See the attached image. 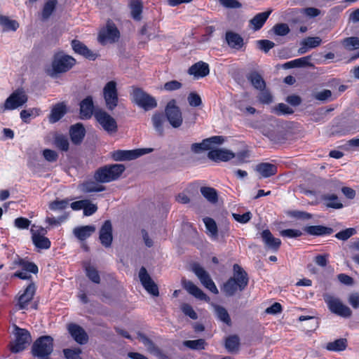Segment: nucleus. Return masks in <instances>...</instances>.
<instances>
[{
	"instance_id": "nucleus-50",
	"label": "nucleus",
	"mask_w": 359,
	"mask_h": 359,
	"mask_svg": "<svg viewBox=\"0 0 359 359\" xmlns=\"http://www.w3.org/2000/svg\"><path fill=\"white\" fill-rule=\"evenodd\" d=\"M218 318L227 325L231 324V318L227 311L222 306L213 305Z\"/></svg>"
},
{
	"instance_id": "nucleus-48",
	"label": "nucleus",
	"mask_w": 359,
	"mask_h": 359,
	"mask_svg": "<svg viewBox=\"0 0 359 359\" xmlns=\"http://www.w3.org/2000/svg\"><path fill=\"white\" fill-rule=\"evenodd\" d=\"M271 142L276 144L282 143L284 142L285 138L284 137L282 133L280 131L273 129L264 133Z\"/></svg>"
},
{
	"instance_id": "nucleus-18",
	"label": "nucleus",
	"mask_w": 359,
	"mask_h": 359,
	"mask_svg": "<svg viewBox=\"0 0 359 359\" xmlns=\"http://www.w3.org/2000/svg\"><path fill=\"white\" fill-rule=\"evenodd\" d=\"M67 330L72 337L79 344H86L88 341V336L84 329L75 323L67 325Z\"/></svg>"
},
{
	"instance_id": "nucleus-52",
	"label": "nucleus",
	"mask_w": 359,
	"mask_h": 359,
	"mask_svg": "<svg viewBox=\"0 0 359 359\" xmlns=\"http://www.w3.org/2000/svg\"><path fill=\"white\" fill-rule=\"evenodd\" d=\"M273 112L278 116L290 115L294 113V110L284 103H279L274 107Z\"/></svg>"
},
{
	"instance_id": "nucleus-55",
	"label": "nucleus",
	"mask_w": 359,
	"mask_h": 359,
	"mask_svg": "<svg viewBox=\"0 0 359 359\" xmlns=\"http://www.w3.org/2000/svg\"><path fill=\"white\" fill-rule=\"evenodd\" d=\"M273 30L277 36H286L289 34L290 29L287 24L286 23H278L273 27Z\"/></svg>"
},
{
	"instance_id": "nucleus-58",
	"label": "nucleus",
	"mask_w": 359,
	"mask_h": 359,
	"mask_svg": "<svg viewBox=\"0 0 359 359\" xmlns=\"http://www.w3.org/2000/svg\"><path fill=\"white\" fill-rule=\"evenodd\" d=\"M260 93L258 95L259 101L264 104H269L273 102V97L271 93L264 88V90H259Z\"/></svg>"
},
{
	"instance_id": "nucleus-23",
	"label": "nucleus",
	"mask_w": 359,
	"mask_h": 359,
	"mask_svg": "<svg viewBox=\"0 0 359 359\" xmlns=\"http://www.w3.org/2000/svg\"><path fill=\"white\" fill-rule=\"evenodd\" d=\"M13 264L15 266H20L22 271L28 273L36 274L39 272V267L35 263L29 261L27 258H22L18 255L14 259Z\"/></svg>"
},
{
	"instance_id": "nucleus-26",
	"label": "nucleus",
	"mask_w": 359,
	"mask_h": 359,
	"mask_svg": "<svg viewBox=\"0 0 359 359\" xmlns=\"http://www.w3.org/2000/svg\"><path fill=\"white\" fill-rule=\"evenodd\" d=\"M225 40L228 46L235 50H240L244 45L243 39L237 33L227 31L225 34Z\"/></svg>"
},
{
	"instance_id": "nucleus-59",
	"label": "nucleus",
	"mask_w": 359,
	"mask_h": 359,
	"mask_svg": "<svg viewBox=\"0 0 359 359\" xmlns=\"http://www.w3.org/2000/svg\"><path fill=\"white\" fill-rule=\"evenodd\" d=\"M180 309L185 316H189L192 320H196L198 318L197 313L193 309L192 306L189 304H182L180 306Z\"/></svg>"
},
{
	"instance_id": "nucleus-3",
	"label": "nucleus",
	"mask_w": 359,
	"mask_h": 359,
	"mask_svg": "<svg viewBox=\"0 0 359 359\" xmlns=\"http://www.w3.org/2000/svg\"><path fill=\"white\" fill-rule=\"evenodd\" d=\"M53 351V339L50 336L39 337L32 346V353L40 359H50L49 356Z\"/></svg>"
},
{
	"instance_id": "nucleus-27",
	"label": "nucleus",
	"mask_w": 359,
	"mask_h": 359,
	"mask_svg": "<svg viewBox=\"0 0 359 359\" xmlns=\"http://www.w3.org/2000/svg\"><path fill=\"white\" fill-rule=\"evenodd\" d=\"M67 113V107L63 102L55 104L49 114L48 120L51 123L59 121Z\"/></svg>"
},
{
	"instance_id": "nucleus-30",
	"label": "nucleus",
	"mask_w": 359,
	"mask_h": 359,
	"mask_svg": "<svg viewBox=\"0 0 359 359\" xmlns=\"http://www.w3.org/2000/svg\"><path fill=\"white\" fill-rule=\"evenodd\" d=\"M131 17L135 21H140L143 11V4L141 0H130L129 3Z\"/></svg>"
},
{
	"instance_id": "nucleus-20",
	"label": "nucleus",
	"mask_w": 359,
	"mask_h": 359,
	"mask_svg": "<svg viewBox=\"0 0 359 359\" xmlns=\"http://www.w3.org/2000/svg\"><path fill=\"white\" fill-rule=\"evenodd\" d=\"M235 154L231 151L222 149H211L208 153V157L215 162H226L232 159Z\"/></svg>"
},
{
	"instance_id": "nucleus-61",
	"label": "nucleus",
	"mask_w": 359,
	"mask_h": 359,
	"mask_svg": "<svg viewBox=\"0 0 359 359\" xmlns=\"http://www.w3.org/2000/svg\"><path fill=\"white\" fill-rule=\"evenodd\" d=\"M63 353L66 359H82L80 356L81 350L79 348L74 349L66 348L63 350Z\"/></svg>"
},
{
	"instance_id": "nucleus-44",
	"label": "nucleus",
	"mask_w": 359,
	"mask_h": 359,
	"mask_svg": "<svg viewBox=\"0 0 359 359\" xmlns=\"http://www.w3.org/2000/svg\"><path fill=\"white\" fill-rule=\"evenodd\" d=\"M54 144L62 151H67L69 148V143L67 137L62 134H57L55 136Z\"/></svg>"
},
{
	"instance_id": "nucleus-57",
	"label": "nucleus",
	"mask_w": 359,
	"mask_h": 359,
	"mask_svg": "<svg viewBox=\"0 0 359 359\" xmlns=\"http://www.w3.org/2000/svg\"><path fill=\"white\" fill-rule=\"evenodd\" d=\"M302 235L299 229H287L280 231V236L285 238H297Z\"/></svg>"
},
{
	"instance_id": "nucleus-39",
	"label": "nucleus",
	"mask_w": 359,
	"mask_h": 359,
	"mask_svg": "<svg viewBox=\"0 0 359 359\" xmlns=\"http://www.w3.org/2000/svg\"><path fill=\"white\" fill-rule=\"evenodd\" d=\"M347 347V340L344 338H341L330 341L326 344V349L330 351H342Z\"/></svg>"
},
{
	"instance_id": "nucleus-22",
	"label": "nucleus",
	"mask_w": 359,
	"mask_h": 359,
	"mask_svg": "<svg viewBox=\"0 0 359 359\" xmlns=\"http://www.w3.org/2000/svg\"><path fill=\"white\" fill-rule=\"evenodd\" d=\"M94 103L91 96H87L80 102V115L82 119H89L94 115Z\"/></svg>"
},
{
	"instance_id": "nucleus-46",
	"label": "nucleus",
	"mask_w": 359,
	"mask_h": 359,
	"mask_svg": "<svg viewBox=\"0 0 359 359\" xmlns=\"http://www.w3.org/2000/svg\"><path fill=\"white\" fill-rule=\"evenodd\" d=\"M84 269L86 276L94 283H100V277L98 271L90 264H86Z\"/></svg>"
},
{
	"instance_id": "nucleus-6",
	"label": "nucleus",
	"mask_w": 359,
	"mask_h": 359,
	"mask_svg": "<svg viewBox=\"0 0 359 359\" xmlns=\"http://www.w3.org/2000/svg\"><path fill=\"white\" fill-rule=\"evenodd\" d=\"M324 300L326 302L329 310L341 318H348L352 315L351 309L344 304L339 299L330 294L324 295Z\"/></svg>"
},
{
	"instance_id": "nucleus-34",
	"label": "nucleus",
	"mask_w": 359,
	"mask_h": 359,
	"mask_svg": "<svg viewBox=\"0 0 359 359\" xmlns=\"http://www.w3.org/2000/svg\"><path fill=\"white\" fill-rule=\"evenodd\" d=\"M248 81H250L252 86L257 90H264L266 88V82L262 76L257 72H251L248 74Z\"/></svg>"
},
{
	"instance_id": "nucleus-47",
	"label": "nucleus",
	"mask_w": 359,
	"mask_h": 359,
	"mask_svg": "<svg viewBox=\"0 0 359 359\" xmlns=\"http://www.w3.org/2000/svg\"><path fill=\"white\" fill-rule=\"evenodd\" d=\"M139 339L143 343V344L147 347V351L152 354H155L157 351L159 349V348L156 346V344L153 342L152 340H151L149 338H148L146 335L144 334L140 333L138 334Z\"/></svg>"
},
{
	"instance_id": "nucleus-14",
	"label": "nucleus",
	"mask_w": 359,
	"mask_h": 359,
	"mask_svg": "<svg viewBox=\"0 0 359 359\" xmlns=\"http://www.w3.org/2000/svg\"><path fill=\"white\" fill-rule=\"evenodd\" d=\"M261 238L266 250L275 253L278 252L282 244L281 240L274 237L269 229L263 230Z\"/></svg>"
},
{
	"instance_id": "nucleus-41",
	"label": "nucleus",
	"mask_w": 359,
	"mask_h": 359,
	"mask_svg": "<svg viewBox=\"0 0 359 359\" xmlns=\"http://www.w3.org/2000/svg\"><path fill=\"white\" fill-rule=\"evenodd\" d=\"M183 345L191 350L201 351L204 350L208 344L203 339H198L196 340H186L183 341Z\"/></svg>"
},
{
	"instance_id": "nucleus-19",
	"label": "nucleus",
	"mask_w": 359,
	"mask_h": 359,
	"mask_svg": "<svg viewBox=\"0 0 359 359\" xmlns=\"http://www.w3.org/2000/svg\"><path fill=\"white\" fill-rule=\"evenodd\" d=\"M99 238L100 243L105 248H109L111 245L113 236H112V225L109 220H106L100 230Z\"/></svg>"
},
{
	"instance_id": "nucleus-28",
	"label": "nucleus",
	"mask_w": 359,
	"mask_h": 359,
	"mask_svg": "<svg viewBox=\"0 0 359 359\" xmlns=\"http://www.w3.org/2000/svg\"><path fill=\"white\" fill-rule=\"evenodd\" d=\"M304 231L308 234L316 236L330 235L334 231L332 228L325 226L323 225L308 226L304 229Z\"/></svg>"
},
{
	"instance_id": "nucleus-42",
	"label": "nucleus",
	"mask_w": 359,
	"mask_h": 359,
	"mask_svg": "<svg viewBox=\"0 0 359 359\" xmlns=\"http://www.w3.org/2000/svg\"><path fill=\"white\" fill-rule=\"evenodd\" d=\"M0 25L4 27V31H16L19 24L16 20H11L7 16L0 15Z\"/></svg>"
},
{
	"instance_id": "nucleus-1",
	"label": "nucleus",
	"mask_w": 359,
	"mask_h": 359,
	"mask_svg": "<svg viewBox=\"0 0 359 359\" xmlns=\"http://www.w3.org/2000/svg\"><path fill=\"white\" fill-rule=\"evenodd\" d=\"M76 63V60L71 55L62 53H57L54 55L51 69L48 74L53 77L60 74L69 72Z\"/></svg>"
},
{
	"instance_id": "nucleus-49",
	"label": "nucleus",
	"mask_w": 359,
	"mask_h": 359,
	"mask_svg": "<svg viewBox=\"0 0 359 359\" xmlns=\"http://www.w3.org/2000/svg\"><path fill=\"white\" fill-rule=\"evenodd\" d=\"M57 0H48L45 3L42 10V17L43 19H48L53 13L57 5Z\"/></svg>"
},
{
	"instance_id": "nucleus-21",
	"label": "nucleus",
	"mask_w": 359,
	"mask_h": 359,
	"mask_svg": "<svg viewBox=\"0 0 359 359\" xmlns=\"http://www.w3.org/2000/svg\"><path fill=\"white\" fill-rule=\"evenodd\" d=\"M86 135V129L82 123H78L72 125L69 128L71 141L75 145L80 144Z\"/></svg>"
},
{
	"instance_id": "nucleus-15",
	"label": "nucleus",
	"mask_w": 359,
	"mask_h": 359,
	"mask_svg": "<svg viewBox=\"0 0 359 359\" xmlns=\"http://www.w3.org/2000/svg\"><path fill=\"white\" fill-rule=\"evenodd\" d=\"M31 233L32 242L36 248L48 250L50 248V241L44 236V234L46 233V230L44 228L41 226L39 231H34L32 229Z\"/></svg>"
},
{
	"instance_id": "nucleus-12",
	"label": "nucleus",
	"mask_w": 359,
	"mask_h": 359,
	"mask_svg": "<svg viewBox=\"0 0 359 359\" xmlns=\"http://www.w3.org/2000/svg\"><path fill=\"white\" fill-rule=\"evenodd\" d=\"M120 37V32L114 24H107L106 29L101 30L98 34V41L102 44L108 42L114 43Z\"/></svg>"
},
{
	"instance_id": "nucleus-24",
	"label": "nucleus",
	"mask_w": 359,
	"mask_h": 359,
	"mask_svg": "<svg viewBox=\"0 0 359 359\" xmlns=\"http://www.w3.org/2000/svg\"><path fill=\"white\" fill-rule=\"evenodd\" d=\"M255 170L262 177L266 178L275 175L278 172V167L270 163H260L255 166Z\"/></svg>"
},
{
	"instance_id": "nucleus-60",
	"label": "nucleus",
	"mask_w": 359,
	"mask_h": 359,
	"mask_svg": "<svg viewBox=\"0 0 359 359\" xmlns=\"http://www.w3.org/2000/svg\"><path fill=\"white\" fill-rule=\"evenodd\" d=\"M187 100L191 107H197L202 104L201 96L195 92H191L189 94Z\"/></svg>"
},
{
	"instance_id": "nucleus-2",
	"label": "nucleus",
	"mask_w": 359,
	"mask_h": 359,
	"mask_svg": "<svg viewBox=\"0 0 359 359\" xmlns=\"http://www.w3.org/2000/svg\"><path fill=\"white\" fill-rule=\"evenodd\" d=\"M124 170L125 166L121 164L107 165L99 168L93 177L97 182L108 183L117 180Z\"/></svg>"
},
{
	"instance_id": "nucleus-5",
	"label": "nucleus",
	"mask_w": 359,
	"mask_h": 359,
	"mask_svg": "<svg viewBox=\"0 0 359 359\" xmlns=\"http://www.w3.org/2000/svg\"><path fill=\"white\" fill-rule=\"evenodd\" d=\"M132 101L145 111H149L157 107L156 99L144 91L141 88L133 87L131 93Z\"/></svg>"
},
{
	"instance_id": "nucleus-37",
	"label": "nucleus",
	"mask_w": 359,
	"mask_h": 359,
	"mask_svg": "<svg viewBox=\"0 0 359 359\" xmlns=\"http://www.w3.org/2000/svg\"><path fill=\"white\" fill-rule=\"evenodd\" d=\"M165 115L161 112H156L152 116L151 120L155 130L158 135L162 136L164 133L163 123L165 121Z\"/></svg>"
},
{
	"instance_id": "nucleus-11",
	"label": "nucleus",
	"mask_w": 359,
	"mask_h": 359,
	"mask_svg": "<svg viewBox=\"0 0 359 359\" xmlns=\"http://www.w3.org/2000/svg\"><path fill=\"white\" fill-rule=\"evenodd\" d=\"M94 117L107 133H111L117 131L118 126L116 120L105 111L101 109L95 110Z\"/></svg>"
},
{
	"instance_id": "nucleus-45",
	"label": "nucleus",
	"mask_w": 359,
	"mask_h": 359,
	"mask_svg": "<svg viewBox=\"0 0 359 359\" xmlns=\"http://www.w3.org/2000/svg\"><path fill=\"white\" fill-rule=\"evenodd\" d=\"M83 191L86 193L100 192L105 190V187L93 181H86L82 184Z\"/></svg>"
},
{
	"instance_id": "nucleus-10",
	"label": "nucleus",
	"mask_w": 359,
	"mask_h": 359,
	"mask_svg": "<svg viewBox=\"0 0 359 359\" xmlns=\"http://www.w3.org/2000/svg\"><path fill=\"white\" fill-rule=\"evenodd\" d=\"M165 116L170 124L175 128H177L182 124L183 118L180 107L176 105L174 100L170 101L165 109Z\"/></svg>"
},
{
	"instance_id": "nucleus-43",
	"label": "nucleus",
	"mask_w": 359,
	"mask_h": 359,
	"mask_svg": "<svg viewBox=\"0 0 359 359\" xmlns=\"http://www.w3.org/2000/svg\"><path fill=\"white\" fill-rule=\"evenodd\" d=\"M201 194L210 203H215L218 200L217 192L215 189L209 187L201 188Z\"/></svg>"
},
{
	"instance_id": "nucleus-31",
	"label": "nucleus",
	"mask_w": 359,
	"mask_h": 359,
	"mask_svg": "<svg viewBox=\"0 0 359 359\" xmlns=\"http://www.w3.org/2000/svg\"><path fill=\"white\" fill-rule=\"evenodd\" d=\"M95 231V227L93 225H86L76 227L74 229L75 236L80 241H85L89 238Z\"/></svg>"
},
{
	"instance_id": "nucleus-32",
	"label": "nucleus",
	"mask_w": 359,
	"mask_h": 359,
	"mask_svg": "<svg viewBox=\"0 0 359 359\" xmlns=\"http://www.w3.org/2000/svg\"><path fill=\"white\" fill-rule=\"evenodd\" d=\"M12 278H18L22 280H27L29 281V284L24 289L23 292H35L36 290V287L32 279V276L29 274L28 272L25 271H17L14 273Z\"/></svg>"
},
{
	"instance_id": "nucleus-38",
	"label": "nucleus",
	"mask_w": 359,
	"mask_h": 359,
	"mask_svg": "<svg viewBox=\"0 0 359 359\" xmlns=\"http://www.w3.org/2000/svg\"><path fill=\"white\" fill-rule=\"evenodd\" d=\"M321 199L326 202L325 205L327 208L339 209L343 207L342 203L338 200L336 194H323L321 196Z\"/></svg>"
},
{
	"instance_id": "nucleus-13",
	"label": "nucleus",
	"mask_w": 359,
	"mask_h": 359,
	"mask_svg": "<svg viewBox=\"0 0 359 359\" xmlns=\"http://www.w3.org/2000/svg\"><path fill=\"white\" fill-rule=\"evenodd\" d=\"M193 271L199 278L203 285L210 292H219L209 273L198 264H194Z\"/></svg>"
},
{
	"instance_id": "nucleus-36",
	"label": "nucleus",
	"mask_w": 359,
	"mask_h": 359,
	"mask_svg": "<svg viewBox=\"0 0 359 359\" xmlns=\"http://www.w3.org/2000/svg\"><path fill=\"white\" fill-rule=\"evenodd\" d=\"M135 151L133 150H116L114 151L112 158L115 161H122L135 159Z\"/></svg>"
},
{
	"instance_id": "nucleus-40",
	"label": "nucleus",
	"mask_w": 359,
	"mask_h": 359,
	"mask_svg": "<svg viewBox=\"0 0 359 359\" xmlns=\"http://www.w3.org/2000/svg\"><path fill=\"white\" fill-rule=\"evenodd\" d=\"M225 348L229 353H236L239 349L240 339L237 335H231L225 340Z\"/></svg>"
},
{
	"instance_id": "nucleus-9",
	"label": "nucleus",
	"mask_w": 359,
	"mask_h": 359,
	"mask_svg": "<svg viewBox=\"0 0 359 359\" xmlns=\"http://www.w3.org/2000/svg\"><path fill=\"white\" fill-rule=\"evenodd\" d=\"M103 97L109 110L112 111L117 107L118 95L116 81H110L106 83L103 88Z\"/></svg>"
},
{
	"instance_id": "nucleus-33",
	"label": "nucleus",
	"mask_w": 359,
	"mask_h": 359,
	"mask_svg": "<svg viewBox=\"0 0 359 359\" xmlns=\"http://www.w3.org/2000/svg\"><path fill=\"white\" fill-rule=\"evenodd\" d=\"M230 74L238 85L244 87L247 79V72L245 68L233 67Z\"/></svg>"
},
{
	"instance_id": "nucleus-51",
	"label": "nucleus",
	"mask_w": 359,
	"mask_h": 359,
	"mask_svg": "<svg viewBox=\"0 0 359 359\" xmlns=\"http://www.w3.org/2000/svg\"><path fill=\"white\" fill-rule=\"evenodd\" d=\"M69 200L67 198L59 200L56 199L53 201H51L49 205L48 208L50 210L55 211V210H63L66 209L69 205Z\"/></svg>"
},
{
	"instance_id": "nucleus-29",
	"label": "nucleus",
	"mask_w": 359,
	"mask_h": 359,
	"mask_svg": "<svg viewBox=\"0 0 359 359\" xmlns=\"http://www.w3.org/2000/svg\"><path fill=\"white\" fill-rule=\"evenodd\" d=\"M272 10H269L259 13L250 20V23L252 26L254 31L259 30L264 26Z\"/></svg>"
},
{
	"instance_id": "nucleus-53",
	"label": "nucleus",
	"mask_w": 359,
	"mask_h": 359,
	"mask_svg": "<svg viewBox=\"0 0 359 359\" xmlns=\"http://www.w3.org/2000/svg\"><path fill=\"white\" fill-rule=\"evenodd\" d=\"M34 298V293H22L18 298V305L20 309H24L27 307L28 303Z\"/></svg>"
},
{
	"instance_id": "nucleus-54",
	"label": "nucleus",
	"mask_w": 359,
	"mask_h": 359,
	"mask_svg": "<svg viewBox=\"0 0 359 359\" xmlns=\"http://www.w3.org/2000/svg\"><path fill=\"white\" fill-rule=\"evenodd\" d=\"M322 43V39L318 36H309L304 39L301 44H304L310 48H315L319 46Z\"/></svg>"
},
{
	"instance_id": "nucleus-7",
	"label": "nucleus",
	"mask_w": 359,
	"mask_h": 359,
	"mask_svg": "<svg viewBox=\"0 0 359 359\" xmlns=\"http://www.w3.org/2000/svg\"><path fill=\"white\" fill-rule=\"evenodd\" d=\"M15 341L10 344V350L12 353L22 351L32 341L29 332L18 327H15Z\"/></svg>"
},
{
	"instance_id": "nucleus-25",
	"label": "nucleus",
	"mask_w": 359,
	"mask_h": 359,
	"mask_svg": "<svg viewBox=\"0 0 359 359\" xmlns=\"http://www.w3.org/2000/svg\"><path fill=\"white\" fill-rule=\"evenodd\" d=\"M139 276L140 281L147 292H158L157 285L151 278L145 268L142 267L140 269Z\"/></svg>"
},
{
	"instance_id": "nucleus-62",
	"label": "nucleus",
	"mask_w": 359,
	"mask_h": 359,
	"mask_svg": "<svg viewBox=\"0 0 359 359\" xmlns=\"http://www.w3.org/2000/svg\"><path fill=\"white\" fill-rule=\"evenodd\" d=\"M203 222L205 223L206 229L212 234H217V226L215 221L208 217L203 218Z\"/></svg>"
},
{
	"instance_id": "nucleus-8",
	"label": "nucleus",
	"mask_w": 359,
	"mask_h": 359,
	"mask_svg": "<svg viewBox=\"0 0 359 359\" xmlns=\"http://www.w3.org/2000/svg\"><path fill=\"white\" fill-rule=\"evenodd\" d=\"M27 95L23 90L18 88L9 95L1 109L2 111L15 109L24 105L27 102Z\"/></svg>"
},
{
	"instance_id": "nucleus-56",
	"label": "nucleus",
	"mask_w": 359,
	"mask_h": 359,
	"mask_svg": "<svg viewBox=\"0 0 359 359\" xmlns=\"http://www.w3.org/2000/svg\"><path fill=\"white\" fill-rule=\"evenodd\" d=\"M356 233V230L354 228H347L344 230L340 231L335 234V238L341 241H346L352 236Z\"/></svg>"
},
{
	"instance_id": "nucleus-16",
	"label": "nucleus",
	"mask_w": 359,
	"mask_h": 359,
	"mask_svg": "<svg viewBox=\"0 0 359 359\" xmlns=\"http://www.w3.org/2000/svg\"><path fill=\"white\" fill-rule=\"evenodd\" d=\"M71 46L75 53L79 54L89 60H95L98 54L90 50L83 43L77 39L71 41Z\"/></svg>"
},
{
	"instance_id": "nucleus-35",
	"label": "nucleus",
	"mask_w": 359,
	"mask_h": 359,
	"mask_svg": "<svg viewBox=\"0 0 359 359\" xmlns=\"http://www.w3.org/2000/svg\"><path fill=\"white\" fill-rule=\"evenodd\" d=\"M311 56H306L299 57L291 61H289L283 65L285 69H292L296 67H304L311 65L310 63Z\"/></svg>"
},
{
	"instance_id": "nucleus-63",
	"label": "nucleus",
	"mask_w": 359,
	"mask_h": 359,
	"mask_svg": "<svg viewBox=\"0 0 359 359\" xmlns=\"http://www.w3.org/2000/svg\"><path fill=\"white\" fill-rule=\"evenodd\" d=\"M344 46L346 48L355 49L359 48V39L358 37L351 36L346 38L343 41Z\"/></svg>"
},
{
	"instance_id": "nucleus-17",
	"label": "nucleus",
	"mask_w": 359,
	"mask_h": 359,
	"mask_svg": "<svg viewBox=\"0 0 359 359\" xmlns=\"http://www.w3.org/2000/svg\"><path fill=\"white\" fill-rule=\"evenodd\" d=\"M187 73L196 79H202L210 74V66L207 62L201 60L193 64L188 69Z\"/></svg>"
},
{
	"instance_id": "nucleus-64",
	"label": "nucleus",
	"mask_w": 359,
	"mask_h": 359,
	"mask_svg": "<svg viewBox=\"0 0 359 359\" xmlns=\"http://www.w3.org/2000/svg\"><path fill=\"white\" fill-rule=\"evenodd\" d=\"M31 224V221L23 217H18L14 221L15 226L19 229H27Z\"/></svg>"
},
{
	"instance_id": "nucleus-4",
	"label": "nucleus",
	"mask_w": 359,
	"mask_h": 359,
	"mask_svg": "<svg viewBox=\"0 0 359 359\" xmlns=\"http://www.w3.org/2000/svg\"><path fill=\"white\" fill-rule=\"evenodd\" d=\"M233 276L229 278L226 283H224L222 290L223 292H237L242 290L245 285L247 284V280L245 278V271L237 264L233 266Z\"/></svg>"
}]
</instances>
